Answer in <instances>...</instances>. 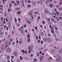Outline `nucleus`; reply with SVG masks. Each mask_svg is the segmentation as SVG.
Returning a JSON list of instances; mask_svg holds the SVG:
<instances>
[{
  "label": "nucleus",
  "instance_id": "52",
  "mask_svg": "<svg viewBox=\"0 0 62 62\" xmlns=\"http://www.w3.org/2000/svg\"><path fill=\"white\" fill-rule=\"evenodd\" d=\"M60 10H62V8H60L59 9Z\"/></svg>",
  "mask_w": 62,
  "mask_h": 62
},
{
  "label": "nucleus",
  "instance_id": "31",
  "mask_svg": "<svg viewBox=\"0 0 62 62\" xmlns=\"http://www.w3.org/2000/svg\"><path fill=\"white\" fill-rule=\"evenodd\" d=\"M8 41H6L5 42V44H8Z\"/></svg>",
  "mask_w": 62,
  "mask_h": 62
},
{
  "label": "nucleus",
  "instance_id": "29",
  "mask_svg": "<svg viewBox=\"0 0 62 62\" xmlns=\"http://www.w3.org/2000/svg\"><path fill=\"white\" fill-rule=\"evenodd\" d=\"M20 58L21 60H23V57H22L21 56H20Z\"/></svg>",
  "mask_w": 62,
  "mask_h": 62
},
{
  "label": "nucleus",
  "instance_id": "26",
  "mask_svg": "<svg viewBox=\"0 0 62 62\" xmlns=\"http://www.w3.org/2000/svg\"><path fill=\"white\" fill-rule=\"evenodd\" d=\"M37 56H38V57H39V53H38L37 54Z\"/></svg>",
  "mask_w": 62,
  "mask_h": 62
},
{
  "label": "nucleus",
  "instance_id": "44",
  "mask_svg": "<svg viewBox=\"0 0 62 62\" xmlns=\"http://www.w3.org/2000/svg\"><path fill=\"white\" fill-rule=\"evenodd\" d=\"M5 45V44H3L1 46H4Z\"/></svg>",
  "mask_w": 62,
  "mask_h": 62
},
{
  "label": "nucleus",
  "instance_id": "47",
  "mask_svg": "<svg viewBox=\"0 0 62 62\" xmlns=\"http://www.w3.org/2000/svg\"><path fill=\"white\" fill-rule=\"evenodd\" d=\"M38 12H34V13H35V14H38Z\"/></svg>",
  "mask_w": 62,
  "mask_h": 62
},
{
  "label": "nucleus",
  "instance_id": "9",
  "mask_svg": "<svg viewBox=\"0 0 62 62\" xmlns=\"http://www.w3.org/2000/svg\"><path fill=\"white\" fill-rule=\"evenodd\" d=\"M32 12L31 11L29 13V15L30 16H32Z\"/></svg>",
  "mask_w": 62,
  "mask_h": 62
},
{
  "label": "nucleus",
  "instance_id": "58",
  "mask_svg": "<svg viewBox=\"0 0 62 62\" xmlns=\"http://www.w3.org/2000/svg\"><path fill=\"white\" fill-rule=\"evenodd\" d=\"M33 54H31V57H33Z\"/></svg>",
  "mask_w": 62,
  "mask_h": 62
},
{
  "label": "nucleus",
  "instance_id": "37",
  "mask_svg": "<svg viewBox=\"0 0 62 62\" xmlns=\"http://www.w3.org/2000/svg\"><path fill=\"white\" fill-rule=\"evenodd\" d=\"M39 54H42V51H40L39 52Z\"/></svg>",
  "mask_w": 62,
  "mask_h": 62
},
{
  "label": "nucleus",
  "instance_id": "15",
  "mask_svg": "<svg viewBox=\"0 0 62 62\" xmlns=\"http://www.w3.org/2000/svg\"><path fill=\"white\" fill-rule=\"evenodd\" d=\"M3 35V32H1L0 33V36H2Z\"/></svg>",
  "mask_w": 62,
  "mask_h": 62
},
{
  "label": "nucleus",
  "instance_id": "27",
  "mask_svg": "<svg viewBox=\"0 0 62 62\" xmlns=\"http://www.w3.org/2000/svg\"><path fill=\"white\" fill-rule=\"evenodd\" d=\"M56 8H59V5H57L56 6Z\"/></svg>",
  "mask_w": 62,
  "mask_h": 62
},
{
  "label": "nucleus",
  "instance_id": "33",
  "mask_svg": "<svg viewBox=\"0 0 62 62\" xmlns=\"http://www.w3.org/2000/svg\"><path fill=\"white\" fill-rule=\"evenodd\" d=\"M31 48H32V49H33V45H31Z\"/></svg>",
  "mask_w": 62,
  "mask_h": 62
},
{
  "label": "nucleus",
  "instance_id": "48",
  "mask_svg": "<svg viewBox=\"0 0 62 62\" xmlns=\"http://www.w3.org/2000/svg\"><path fill=\"white\" fill-rule=\"evenodd\" d=\"M41 58H42V59H43V58H44V56H41Z\"/></svg>",
  "mask_w": 62,
  "mask_h": 62
},
{
  "label": "nucleus",
  "instance_id": "35",
  "mask_svg": "<svg viewBox=\"0 0 62 62\" xmlns=\"http://www.w3.org/2000/svg\"><path fill=\"white\" fill-rule=\"evenodd\" d=\"M48 24L50 25L51 24V22L50 21L48 22Z\"/></svg>",
  "mask_w": 62,
  "mask_h": 62
},
{
  "label": "nucleus",
  "instance_id": "19",
  "mask_svg": "<svg viewBox=\"0 0 62 62\" xmlns=\"http://www.w3.org/2000/svg\"><path fill=\"white\" fill-rule=\"evenodd\" d=\"M28 8H30L31 7V5H28Z\"/></svg>",
  "mask_w": 62,
  "mask_h": 62
},
{
  "label": "nucleus",
  "instance_id": "32",
  "mask_svg": "<svg viewBox=\"0 0 62 62\" xmlns=\"http://www.w3.org/2000/svg\"><path fill=\"white\" fill-rule=\"evenodd\" d=\"M17 62H20V60L19 59H18L17 60Z\"/></svg>",
  "mask_w": 62,
  "mask_h": 62
},
{
  "label": "nucleus",
  "instance_id": "7",
  "mask_svg": "<svg viewBox=\"0 0 62 62\" xmlns=\"http://www.w3.org/2000/svg\"><path fill=\"white\" fill-rule=\"evenodd\" d=\"M59 52L60 54H62V49H61L59 50Z\"/></svg>",
  "mask_w": 62,
  "mask_h": 62
},
{
  "label": "nucleus",
  "instance_id": "56",
  "mask_svg": "<svg viewBox=\"0 0 62 62\" xmlns=\"http://www.w3.org/2000/svg\"><path fill=\"white\" fill-rule=\"evenodd\" d=\"M0 7L1 8H3V5H1L0 6Z\"/></svg>",
  "mask_w": 62,
  "mask_h": 62
},
{
  "label": "nucleus",
  "instance_id": "53",
  "mask_svg": "<svg viewBox=\"0 0 62 62\" xmlns=\"http://www.w3.org/2000/svg\"><path fill=\"white\" fill-rule=\"evenodd\" d=\"M10 37V35H9L8 37V38H9Z\"/></svg>",
  "mask_w": 62,
  "mask_h": 62
},
{
  "label": "nucleus",
  "instance_id": "38",
  "mask_svg": "<svg viewBox=\"0 0 62 62\" xmlns=\"http://www.w3.org/2000/svg\"><path fill=\"white\" fill-rule=\"evenodd\" d=\"M8 47V45H6L5 46V48H7V47Z\"/></svg>",
  "mask_w": 62,
  "mask_h": 62
},
{
  "label": "nucleus",
  "instance_id": "8",
  "mask_svg": "<svg viewBox=\"0 0 62 62\" xmlns=\"http://www.w3.org/2000/svg\"><path fill=\"white\" fill-rule=\"evenodd\" d=\"M32 5H36V2H35L32 1Z\"/></svg>",
  "mask_w": 62,
  "mask_h": 62
},
{
  "label": "nucleus",
  "instance_id": "62",
  "mask_svg": "<svg viewBox=\"0 0 62 62\" xmlns=\"http://www.w3.org/2000/svg\"><path fill=\"white\" fill-rule=\"evenodd\" d=\"M25 2L26 3L27 2V0H25Z\"/></svg>",
  "mask_w": 62,
  "mask_h": 62
},
{
  "label": "nucleus",
  "instance_id": "4",
  "mask_svg": "<svg viewBox=\"0 0 62 62\" xmlns=\"http://www.w3.org/2000/svg\"><path fill=\"white\" fill-rule=\"evenodd\" d=\"M17 53L16 52H14V55L15 56H17Z\"/></svg>",
  "mask_w": 62,
  "mask_h": 62
},
{
  "label": "nucleus",
  "instance_id": "21",
  "mask_svg": "<svg viewBox=\"0 0 62 62\" xmlns=\"http://www.w3.org/2000/svg\"><path fill=\"white\" fill-rule=\"evenodd\" d=\"M42 2H43L42 0H40V4H42Z\"/></svg>",
  "mask_w": 62,
  "mask_h": 62
},
{
  "label": "nucleus",
  "instance_id": "55",
  "mask_svg": "<svg viewBox=\"0 0 62 62\" xmlns=\"http://www.w3.org/2000/svg\"><path fill=\"white\" fill-rule=\"evenodd\" d=\"M44 28L45 29H46V27L45 26L44 27Z\"/></svg>",
  "mask_w": 62,
  "mask_h": 62
},
{
  "label": "nucleus",
  "instance_id": "49",
  "mask_svg": "<svg viewBox=\"0 0 62 62\" xmlns=\"http://www.w3.org/2000/svg\"><path fill=\"white\" fill-rule=\"evenodd\" d=\"M15 22H17V19H16V18H15Z\"/></svg>",
  "mask_w": 62,
  "mask_h": 62
},
{
  "label": "nucleus",
  "instance_id": "63",
  "mask_svg": "<svg viewBox=\"0 0 62 62\" xmlns=\"http://www.w3.org/2000/svg\"><path fill=\"white\" fill-rule=\"evenodd\" d=\"M59 5H62V2H60V3H59Z\"/></svg>",
  "mask_w": 62,
  "mask_h": 62
},
{
  "label": "nucleus",
  "instance_id": "18",
  "mask_svg": "<svg viewBox=\"0 0 62 62\" xmlns=\"http://www.w3.org/2000/svg\"><path fill=\"white\" fill-rule=\"evenodd\" d=\"M60 40L59 39H55V41H60Z\"/></svg>",
  "mask_w": 62,
  "mask_h": 62
},
{
  "label": "nucleus",
  "instance_id": "54",
  "mask_svg": "<svg viewBox=\"0 0 62 62\" xmlns=\"http://www.w3.org/2000/svg\"><path fill=\"white\" fill-rule=\"evenodd\" d=\"M34 61H36V62H37V59H34Z\"/></svg>",
  "mask_w": 62,
  "mask_h": 62
},
{
  "label": "nucleus",
  "instance_id": "42",
  "mask_svg": "<svg viewBox=\"0 0 62 62\" xmlns=\"http://www.w3.org/2000/svg\"><path fill=\"white\" fill-rule=\"evenodd\" d=\"M49 58L50 59H51V60H53V58H52L51 57H49Z\"/></svg>",
  "mask_w": 62,
  "mask_h": 62
},
{
  "label": "nucleus",
  "instance_id": "41",
  "mask_svg": "<svg viewBox=\"0 0 62 62\" xmlns=\"http://www.w3.org/2000/svg\"><path fill=\"white\" fill-rule=\"evenodd\" d=\"M8 44L9 45H11V42L10 41H9V42Z\"/></svg>",
  "mask_w": 62,
  "mask_h": 62
},
{
  "label": "nucleus",
  "instance_id": "24",
  "mask_svg": "<svg viewBox=\"0 0 62 62\" xmlns=\"http://www.w3.org/2000/svg\"><path fill=\"white\" fill-rule=\"evenodd\" d=\"M52 20H51V21L52 22L53 21V22H54V19L53 18H52Z\"/></svg>",
  "mask_w": 62,
  "mask_h": 62
},
{
  "label": "nucleus",
  "instance_id": "64",
  "mask_svg": "<svg viewBox=\"0 0 62 62\" xmlns=\"http://www.w3.org/2000/svg\"><path fill=\"white\" fill-rule=\"evenodd\" d=\"M27 40L28 41H30V39H29H29H27Z\"/></svg>",
  "mask_w": 62,
  "mask_h": 62
},
{
  "label": "nucleus",
  "instance_id": "28",
  "mask_svg": "<svg viewBox=\"0 0 62 62\" xmlns=\"http://www.w3.org/2000/svg\"><path fill=\"white\" fill-rule=\"evenodd\" d=\"M11 2L13 4H14V3H15V1H11Z\"/></svg>",
  "mask_w": 62,
  "mask_h": 62
},
{
  "label": "nucleus",
  "instance_id": "36",
  "mask_svg": "<svg viewBox=\"0 0 62 62\" xmlns=\"http://www.w3.org/2000/svg\"><path fill=\"white\" fill-rule=\"evenodd\" d=\"M59 12H58V11H57L56 12V14L57 15H59Z\"/></svg>",
  "mask_w": 62,
  "mask_h": 62
},
{
  "label": "nucleus",
  "instance_id": "57",
  "mask_svg": "<svg viewBox=\"0 0 62 62\" xmlns=\"http://www.w3.org/2000/svg\"><path fill=\"white\" fill-rule=\"evenodd\" d=\"M54 11H55V12H56V11H57V9H54Z\"/></svg>",
  "mask_w": 62,
  "mask_h": 62
},
{
  "label": "nucleus",
  "instance_id": "2",
  "mask_svg": "<svg viewBox=\"0 0 62 62\" xmlns=\"http://www.w3.org/2000/svg\"><path fill=\"white\" fill-rule=\"evenodd\" d=\"M32 49H33L31 47H29V49L30 51H33Z\"/></svg>",
  "mask_w": 62,
  "mask_h": 62
},
{
  "label": "nucleus",
  "instance_id": "59",
  "mask_svg": "<svg viewBox=\"0 0 62 62\" xmlns=\"http://www.w3.org/2000/svg\"><path fill=\"white\" fill-rule=\"evenodd\" d=\"M0 10L1 11H2V10H3V8H0Z\"/></svg>",
  "mask_w": 62,
  "mask_h": 62
},
{
  "label": "nucleus",
  "instance_id": "30",
  "mask_svg": "<svg viewBox=\"0 0 62 62\" xmlns=\"http://www.w3.org/2000/svg\"><path fill=\"white\" fill-rule=\"evenodd\" d=\"M21 11H18V14H20L21 13Z\"/></svg>",
  "mask_w": 62,
  "mask_h": 62
},
{
  "label": "nucleus",
  "instance_id": "45",
  "mask_svg": "<svg viewBox=\"0 0 62 62\" xmlns=\"http://www.w3.org/2000/svg\"><path fill=\"white\" fill-rule=\"evenodd\" d=\"M31 17L32 18V19H34V18L33 17V16H31Z\"/></svg>",
  "mask_w": 62,
  "mask_h": 62
},
{
  "label": "nucleus",
  "instance_id": "60",
  "mask_svg": "<svg viewBox=\"0 0 62 62\" xmlns=\"http://www.w3.org/2000/svg\"><path fill=\"white\" fill-rule=\"evenodd\" d=\"M59 19H60V20H61V19H62V17H59Z\"/></svg>",
  "mask_w": 62,
  "mask_h": 62
},
{
  "label": "nucleus",
  "instance_id": "13",
  "mask_svg": "<svg viewBox=\"0 0 62 62\" xmlns=\"http://www.w3.org/2000/svg\"><path fill=\"white\" fill-rule=\"evenodd\" d=\"M40 34L41 36H44V33H43V32H41L40 33Z\"/></svg>",
  "mask_w": 62,
  "mask_h": 62
},
{
  "label": "nucleus",
  "instance_id": "6",
  "mask_svg": "<svg viewBox=\"0 0 62 62\" xmlns=\"http://www.w3.org/2000/svg\"><path fill=\"white\" fill-rule=\"evenodd\" d=\"M44 40L45 42H46V41H47L48 39H47V38H45L44 39Z\"/></svg>",
  "mask_w": 62,
  "mask_h": 62
},
{
  "label": "nucleus",
  "instance_id": "40",
  "mask_svg": "<svg viewBox=\"0 0 62 62\" xmlns=\"http://www.w3.org/2000/svg\"><path fill=\"white\" fill-rule=\"evenodd\" d=\"M48 36L49 37H51V34H50V33H48Z\"/></svg>",
  "mask_w": 62,
  "mask_h": 62
},
{
  "label": "nucleus",
  "instance_id": "17",
  "mask_svg": "<svg viewBox=\"0 0 62 62\" xmlns=\"http://www.w3.org/2000/svg\"><path fill=\"white\" fill-rule=\"evenodd\" d=\"M50 8H53V5L52 4H50Z\"/></svg>",
  "mask_w": 62,
  "mask_h": 62
},
{
  "label": "nucleus",
  "instance_id": "23",
  "mask_svg": "<svg viewBox=\"0 0 62 62\" xmlns=\"http://www.w3.org/2000/svg\"><path fill=\"white\" fill-rule=\"evenodd\" d=\"M54 48L55 49H58V47L57 48L55 46H54Z\"/></svg>",
  "mask_w": 62,
  "mask_h": 62
},
{
  "label": "nucleus",
  "instance_id": "22",
  "mask_svg": "<svg viewBox=\"0 0 62 62\" xmlns=\"http://www.w3.org/2000/svg\"><path fill=\"white\" fill-rule=\"evenodd\" d=\"M1 49L2 50H5V48L4 47H2Z\"/></svg>",
  "mask_w": 62,
  "mask_h": 62
},
{
  "label": "nucleus",
  "instance_id": "16",
  "mask_svg": "<svg viewBox=\"0 0 62 62\" xmlns=\"http://www.w3.org/2000/svg\"><path fill=\"white\" fill-rule=\"evenodd\" d=\"M21 8H17L16 9V10H19V9H20Z\"/></svg>",
  "mask_w": 62,
  "mask_h": 62
},
{
  "label": "nucleus",
  "instance_id": "34",
  "mask_svg": "<svg viewBox=\"0 0 62 62\" xmlns=\"http://www.w3.org/2000/svg\"><path fill=\"white\" fill-rule=\"evenodd\" d=\"M21 32L22 34H24V31H23L22 30Z\"/></svg>",
  "mask_w": 62,
  "mask_h": 62
},
{
  "label": "nucleus",
  "instance_id": "50",
  "mask_svg": "<svg viewBox=\"0 0 62 62\" xmlns=\"http://www.w3.org/2000/svg\"><path fill=\"white\" fill-rule=\"evenodd\" d=\"M22 53H24V50H22Z\"/></svg>",
  "mask_w": 62,
  "mask_h": 62
},
{
  "label": "nucleus",
  "instance_id": "43",
  "mask_svg": "<svg viewBox=\"0 0 62 62\" xmlns=\"http://www.w3.org/2000/svg\"><path fill=\"white\" fill-rule=\"evenodd\" d=\"M54 4H57V2L56 1H54Z\"/></svg>",
  "mask_w": 62,
  "mask_h": 62
},
{
  "label": "nucleus",
  "instance_id": "3",
  "mask_svg": "<svg viewBox=\"0 0 62 62\" xmlns=\"http://www.w3.org/2000/svg\"><path fill=\"white\" fill-rule=\"evenodd\" d=\"M54 50L52 49L50 50V53H54Z\"/></svg>",
  "mask_w": 62,
  "mask_h": 62
},
{
  "label": "nucleus",
  "instance_id": "46",
  "mask_svg": "<svg viewBox=\"0 0 62 62\" xmlns=\"http://www.w3.org/2000/svg\"><path fill=\"white\" fill-rule=\"evenodd\" d=\"M28 2L29 3H31V1H30V0H28Z\"/></svg>",
  "mask_w": 62,
  "mask_h": 62
},
{
  "label": "nucleus",
  "instance_id": "10",
  "mask_svg": "<svg viewBox=\"0 0 62 62\" xmlns=\"http://www.w3.org/2000/svg\"><path fill=\"white\" fill-rule=\"evenodd\" d=\"M7 58L8 60H9L10 59V57L9 55H8L7 56Z\"/></svg>",
  "mask_w": 62,
  "mask_h": 62
},
{
  "label": "nucleus",
  "instance_id": "51",
  "mask_svg": "<svg viewBox=\"0 0 62 62\" xmlns=\"http://www.w3.org/2000/svg\"><path fill=\"white\" fill-rule=\"evenodd\" d=\"M51 28V30H54V28H53V27H52Z\"/></svg>",
  "mask_w": 62,
  "mask_h": 62
},
{
  "label": "nucleus",
  "instance_id": "5",
  "mask_svg": "<svg viewBox=\"0 0 62 62\" xmlns=\"http://www.w3.org/2000/svg\"><path fill=\"white\" fill-rule=\"evenodd\" d=\"M52 41V40L50 38H49L48 40V42H51Z\"/></svg>",
  "mask_w": 62,
  "mask_h": 62
},
{
  "label": "nucleus",
  "instance_id": "14",
  "mask_svg": "<svg viewBox=\"0 0 62 62\" xmlns=\"http://www.w3.org/2000/svg\"><path fill=\"white\" fill-rule=\"evenodd\" d=\"M27 38H30V36L29 34L27 35Z\"/></svg>",
  "mask_w": 62,
  "mask_h": 62
},
{
  "label": "nucleus",
  "instance_id": "12",
  "mask_svg": "<svg viewBox=\"0 0 62 62\" xmlns=\"http://www.w3.org/2000/svg\"><path fill=\"white\" fill-rule=\"evenodd\" d=\"M26 22H27V23H29V24H31V23H31V21H29L28 20H27Z\"/></svg>",
  "mask_w": 62,
  "mask_h": 62
},
{
  "label": "nucleus",
  "instance_id": "25",
  "mask_svg": "<svg viewBox=\"0 0 62 62\" xmlns=\"http://www.w3.org/2000/svg\"><path fill=\"white\" fill-rule=\"evenodd\" d=\"M51 32L52 33H54V30H52L51 31Z\"/></svg>",
  "mask_w": 62,
  "mask_h": 62
},
{
  "label": "nucleus",
  "instance_id": "61",
  "mask_svg": "<svg viewBox=\"0 0 62 62\" xmlns=\"http://www.w3.org/2000/svg\"><path fill=\"white\" fill-rule=\"evenodd\" d=\"M55 29L56 30H58V28H57V27H55Z\"/></svg>",
  "mask_w": 62,
  "mask_h": 62
},
{
  "label": "nucleus",
  "instance_id": "11",
  "mask_svg": "<svg viewBox=\"0 0 62 62\" xmlns=\"http://www.w3.org/2000/svg\"><path fill=\"white\" fill-rule=\"evenodd\" d=\"M7 49H8L9 51V53L11 51V49H10V48L8 47V48H7Z\"/></svg>",
  "mask_w": 62,
  "mask_h": 62
},
{
  "label": "nucleus",
  "instance_id": "1",
  "mask_svg": "<svg viewBox=\"0 0 62 62\" xmlns=\"http://www.w3.org/2000/svg\"><path fill=\"white\" fill-rule=\"evenodd\" d=\"M45 10H44V12L45 13L47 14V13H49V10H48V9H45Z\"/></svg>",
  "mask_w": 62,
  "mask_h": 62
},
{
  "label": "nucleus",
  "instance_id": "39",
  "mask_svg": "<svg viewBox=\"0 0 62 62\" xmlns=\"http://www.w3.org/2000/svg\"><path fill=\"white\" fill-rule=\"evenodd\" d=\"M24 53H25V54H27V51H24Z\"/></svg>",
  "mask_w": 62,
  "mask_h": 62
},
{
  "label": "nucleus",
  "instance_id": "20",
  "mask_svg": "<svg viewBox=\"0 0 62 62\" xmlns=\"http://www.w3.org/2000/svg\"><path fill=\"white\" fill-rule=\"evenodd\" d=\"M42 23L43 24H45V21H43Z\"/></svg>",
  "mask_w": 62,
  "mask_h": 62
}]
</instances>
